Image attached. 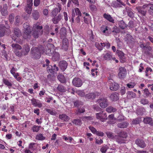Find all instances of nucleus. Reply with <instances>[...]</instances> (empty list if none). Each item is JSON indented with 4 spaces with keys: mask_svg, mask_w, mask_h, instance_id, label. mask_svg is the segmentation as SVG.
<instances>
[{
    "mask_svg": "<svg viewBox=\"0 0 153 153\" xmlns=\"http://www.w3.org/2000/svg\"><path fill=\"white\" fill-rule=\"evenodd\" d=\"M23 26L25 32L23 37L25 39H29L31 36V35H32L34 38H37L39 35L41 34L42 33V31L41 30L42 27V26H39V23H38L34 24L33 26V30L32 33L31 32L28 23H25Z\"/></svg>",
    "mask_w": 153,
    "mask_h": 153,
    "instance_id": "obj_1",
    "label": "nucleus"
},
{
    "mask_svg": "<svg viewBox=\"0 0 153 153\" xmlns=\"http://www.w3.org/2000/svg\"><path fill=\"white\" fill-rule=\"evenodd\" d=\"M44 48L41 46L38 48L36 47H33L31 50V53L32 57L34 59H39L41 56V53L45 54L49 56L51 54V50L49 49H47L46 51H44Z\"/></svg>",
    "mask_w": 153,
    "mask_h": 153,
    "instance_id": "obj_2",
    "label": "nucleus"
},
{
    "mask_svg": "<svg viewBox=\"0 0 153 153\" xmlns=\"http://www.w3.org/2000/svg\"><path fill=\"white\" fill-rule=\"evenodd\" d=\"M11 46L16 56L19 57H21L23 54V51L22 52L19 51L22 49V47L21 46L17 44L13 43L12 44Z\"/></svg>",
    "mask_w": 153,
    "mask_h": 153,
    "instance_id": "obj_3",
    "label": "nucleus"
},
{
    "mask_svg": "<svg viewBox=\"0 0 153 153\" xmlns=\"http://www.w3.org/2000/svg\"><path fill=\"white\" fill-rule=\"evenodd\" d=\"M108 83V85H109L110 89L111 90L116 91L119 88L118 84L114 82L112 79H109Z\"/></svg>",
    "mask_w": 153,
    "mask_h": 153,
    "instance_id": "obj_4",
    "label": "nucleus"
},
{
    "mask_svg": "<svg viewBox=\"0 0 153 153\" xmlns=\"http://www.w3.org/2000/svg\"><path fill=\"white\" fill-rule=\"evenodd\" d=\"M148 4H145L142 7H138L136 9L138 13L140 14L145 16L147 10H148Z\"/></svg>",
    "mask_w": 153,
    "mask_h": 153,
    "instance_id": "obj_5",
    "label": "nucleus"
},
{
    "mask_svg": "<svg viewBox=\"0 0 153 153\" xmlns=\"http://www.w3.org/2000/svg\"><path fill=\"white\" fill-rule=\"evenodd\" d=\"M96 118L102 122L105 121L107 119V115L105 113L103 112L97 113L96 114Z\"/></svg>",
    "mask_w": 153,
    "mask_h": 153,
    "instance_id": "obj_6",
    "label": "nucleus"
},
{
    "mask_svg": "<svg viewBox=\"0 0 153 153\" xmlns=\"http://www.w3.org/2000/svg\"><path fill=\"white\" fill-rule=\"evenodd\" d=\"M97 102L100 106L102 108H106L108 105L107 100L105 98H102L99 99L97 100Z\"/></svg>",
    "mask_w": 153,
    "mask_h": 153,
    "instance_id": "obj_7",
    "label": "nucleus"
},
{
    "mask_svg": "<svg viewBox=\"0 0 153 153\" xmlns=\"http://www.w3.org/2000/svg\"><path fill=\"white\" fill-rule=\"evenodd\" d=\"M47 71L48 73H53L54 72L58 71L59 70V68L55 64L53 66L51 65L48 66L47 68Z\"/></svg>",
    "mask_w": 153,
    "mask_h": 153,
    "instance_id": "obj_8",
    "label": "nucleus"
},
{
    "mask_svg": "<svg viewBox=\"0 0 153 153\" xmlns=\"http://www.w3.org/2000/svg\"><path fill=\"white\" fill-rule=\"evenodd\" d=\"M119 72L118 73V76L120 78H124L126 74V69L123 67H121L119 68Z\"/></svg>",
    "mask_w": 153,
    "mask_h": 153,
    "instance_id": "obj_9",
    "label": "nucleus"
},
{
    "mask_svg": "<svg viewBox=\"0 0 153 153\" xmlns=\"http://www.w3.org/2000/svg\"><path fill=\"white\" fill-rule=\"evenodd\" d=\"M74 85L76 87H80L82 85V82L81 79L78 78H74L72 81Z\"/></svg>",
    "mask_w": 153,
    "mask_h": 153,
    "instance_id": "obj_10",
    "label": "nucleus"
},
{
    "mask_svg": "<svg viewBox=\"0 0 153 153\" xmlns=\"http://www.w3.org/2000/svg\"><path fill=\"white\" fill-rule=\"evenodd\" d=\"M7 5L6 4L3 5V7L2 6H0V12H1L3 16H5L7 14Z\"/></svg>",
    "mask_w": 153,
    "mask_h": 153,
    "instance_id": "obj_11",
    "label": "nucleus"
},
{
    "mask_svg": "<svg viewBox=\"0 0 153 153\" xmlns=\"http://www.w3.org/2000/svg\"><path fill=\"white\" fill-rule=\"evenodd\" d=\"M32 105L35 107L40 108L42 106V104L41 102L38 100L33 98L31 100Z\"/></svg>",
    "mask_w": 153,
    "mask_h": 153,
    "instance_id": "obj_12",
    "label": "nucleus"
},
{
    "mask_svg": "<svg viewBox=\"0 0 153 153\" xmlns=\"http://www.w3.org/2000/svg\"><path fill=\"white\" fill-rule=\"evenodd\" d=\"M59 65L61 70L64 71L67 68L68 64L66 61L63 60L59 62Z\"/></svg>",
    "mask_w": 153,
    "mask_h": 153,
    "instance_id": "obj_13",
    "label": "nucleus"
},
{
    "mask_svg": "<svg viewBox=\"0 0 153 153\" xmlns=\"http://www.w3.org/2000/svg\"><path fill=\"white\" fill-rule=\"evenodd\" d=\"M84 19L85 23L88 24L91 22V17L89 14L86 13H84Z\"/></svg>",
    "mask_w": 153,
    "mask_h": 153,
    "instance_id": "obj_14",
    "label": "nucleus"
},
{
    "mask_svg": "<svg viewBox=\"0 0 153 153\" xmlns=\"http://www.w3.org/2000/svg\"><path fill=\"white\" fill-rule=\"evenodd\" d=\"M120 59V61L123 63L126 61L124 53L121 51L117 50L116 51Z\"/></svg>",
    "mask_w": 153,
    "mask_h": 153,
    "instance_id": "obj_15",
    "label": "nucleus"
},
{
    "mask_svg": "<svg viewBox=\"0 0 153 153\" xmlns=\"http://www.w3.org/2000/svg\"><path fill=\"white\" fill-rule=\"evenodd\" d=\"M143 121L145 124H149L150 125L153 126V120L151 117H147L143 119Z\"/></svg>",
    "mask_w": 153,
    "mask_h": 153,
    "instance_id": "obj_16",
    "label": "nucleus"
},
{
    "mask_svg": "<svg viewBox=\"0 0 153 153\" xmlns=\"http://www.w3.org/2000/svg\"><path fill=\"white\" fill-rule=\"evenodd\" d=\"M108 27L106 26H102L101 27V30L102 32L105 35L108 36L109 34Z\"/></svg>",
    "mask_w": 153,
    "mask_h": 153,
    "instance_id": "obj_17",
    "label": "nucleus"
},
{
    "mask_svg": "<svg viewBox=\"0 0 153 153\" xmlns=\"http://www.w3.org/2000/svg\"><path fill=\"white\" fill-rule=\"evenodd\" d=\"M135 143L141 148H143L146 146L143 140L138 139L135 141Z\"/></svg>",
    "mask_w": 153,
    "mask_h": 153,
    "instance_id": "obj_18",
    "label": "nucleus"
},
{
    "mask_svg": "<svg viewBox=\"0 0 153 153\" xmlns=\"http://www.w3.org/2000/svg\"><path fill=\"white\" fill-rule=\"evenodd\" d=\"M108 119L109 120V123L111 124H114L116 122V119L114 117V114H111L108 116Z\"/></svg>",
    "mask_w": 153,
    "mask_h": 153,
    "instance_id": "obj_19",
    "label": "nucleus"
},
{
    "mask_svg": "<svg viewBox=\"0 0 153 153\" xmlns=\"http://www.w3.org/2000/svg\"><path fill=\"white\" fill-rule=\"evenodd\" d=\"M68 47V41L67 39H65L63 40L62 48L63 49L66 50Z\"/></svg>",
    "mask_w": 153,
    "mask_h": 153,
    "instance_id": "obj_20",
    "label": "nucleus"
},
{
    "mask_svg": "<svg viewBox=\"0 0 153 153\" xmlns=\"http://www.w3.org/2000/svg\"><path fill=\"white\" fill-rule=\"evenodd\" d=\"M112 58L111 52H108L103 54V58L105 60H109Z\"/></svg>",
    "mask_w": 153,
    "mask_h": 153,
    "instance_id": "obj_21",
    "label": "nucleus"
},
{
    "mask_svg": "<svg viewBox=\"0 0 153 153\" xmlns=\"http://www.w3.org/2000/svg\"><path fill=\"white\" fill-rule=\"evenodd\" d=\"M60 55L59 54L56 52L53 53L52 59L54 61H56L59 59Z\"/></svg>",
    "mask_w": 153,
    "mask_h": 153,
    "instance_id": "obj_22",
    "label": "nucleus"
},
{
    "mask_svg": "<svg viewBox=\"0 0 153 153\" xmlns=\"http://www.w3.org/2000/svg\"><path fill=\"white\" fill-rule=\"evenodd\" d=\"M103 16L105 19L110 22L114 23V19L110 15L105 13L103 15Z\"/></svg>",
    "mask_w": 153,
    "mask_h": 153,
    "instance_id": "obj_23",
    "label": "nucleus"
},
{
    "mask_svg": "<svg viewBox=\"0 0 153 153\" xmlns=\"http://www.w3.org/2000/svg\"><path fill=\"white\" fill-rule=\"evenodd\" d=\"M127 97L128 99L133 98L136 97V94L132 91H128L127 93Z\"/></svg>",
    "mask_w": 153,
    "mask_h": 153,
    "instance_id": "obj_24",
    "label": "nucleus"
},
{
    "mask_svg": "<svg viewBox=\"0 0 153 153\" xmlns=\"http://www.w3.org/2000/svg\"><path fill=\"white\" fill-rule=\"evenodd\" d=\"M2 82L5 85L8 87L9 88H11L12 86V84L8 79L3 78L2 79Z\"/></svg>",
    "mask_w": 153,
    "mask_h": 153,
    "instance_id": "obj_25",
    "label": "nucleus"
},
{
    "mask_svg": "<svg viewBox=\"0 0 153 153\" xmlns=\"http://www.w3.org/2000/svg\"><path fill=\"white\" fill-rule=\"evenodd\" d=\"M118 94L117 93H115L112 94L110 96V98L113 101H116L118 100Z\"/></svg>",
    "mask_w": 153,
    "mask_h": 153,
    "instance_id": "obj_26",
    "label": "nucleus"
},
{
    "mask_svg": "<svg viewBox=\"0 0 153 153\" xmlns=\"http://www.w3.org/2000/svg\"><path fill=\"white\" fill-rule=\"evenodd\" d=\"M60 119L64 121H68L70 119V117L65 114H62L59 115Z\"/></svg>",
    "mask_w": 153,
    "mask_h": 153,
    "instance_id": "obj_27",
    "label": "nucleus"
},
{
    "mask_svg": "<svg viewBox=\"0 0 153 153\" xmlns=\"http://www.w3.org/2000/svg\"><path fill=\"white\" fill-rule=\"evenodd\" d=\"M62 18V16L60 15H59L57 17L53 18L52 19V21L54 24H57Z\"/></svg>",
    "mask_w": 153,
    "mask_h": 153,
    "instance_id": "obj_28",
    "label": "nucleus"
},
{
    "mask_svg": "<svg viewBox=\"0 0 153 153\" xmlns=\"http://www.w3.org/2000/svg\"><path fill=\"white\" fill-rule=\"evenodd\" d=\"M5 28L3 25H0V37H2L4 36Z\"/></svg>",
    "mask_w": 153,
    "mask_h": 153,
    "instance_id": "obj_29",
    "label": "nucleus"
},
{
    "mask_svg": "<svg viewBox=\"0 0 153 153\" xmlns=\"http://www.w3.org/2000/svg\"><path fill=\"white\" fill-rule=\"evenodd\" d=\"M58 78L59 80L62 83H64L65 82V79L64 75L59 74L58 76Z\"/></svg>",
    "mask_w": 153,
    "mask_h": 153,
    "instance_id": "obj_30",
    "label": "nucleus"
},
{
    "mask_svg": "<svg viewBox=\"0 0 153 153\" xmlns=\"http://www.w3.org/2000/svg\"><path fill=\"white\" fill-rule=\"evenodd\" d=\"M32 15L33 19L35 20H37L39 17V13L37 10L34 11Z\"/></svg>",
    "mask_w": 153,
    "mask_h": 153,
    "instance_id": "obj_31",
    "label": "nucleus"
},
{
    "mask_svg": "<svg viewBox=\"0 0 153 153\" xmlns=\"http://www.w3.org/2000/svg\"><path fill=\"white\" fill-rule=\"evenodd\" d=\"M128 123L126 122L118 124V127L121 128H126L128 126Z\"/></svg>",
    "mask_w": 153,
    "mask_h": 153,
    "instance_id": "obj_32",
    "label": "nucleus"
},
{
    "mask_svg": "<svg viewBox=\"0 0 153 153\" xmlns=\"http://www.w3.org/2000/svg\"><path fill=\"white\" fill-rule=\"evenodd\" d=\"M24 48V49H23V54L24 55H27L29 51L30 48L28 45H26Z\"/></svg>",
    "mask_w": 153,
    "mask_h": 153,
    "instance_id": "obj_33",
    "label": "nucleus"
},
{
    "mask_svg": "<svg viewBox=\"0 0 153 153\" xmlns=\"http://www.w3.org/2000/svg\"><path fill=\"white\" fill-rule=\"evenodd\" d=\"M126 10L127 11L128 15L131 17H132L134 16V14L132 11V10L128 8H126Z\"/></svg>",
    "mask_w": 153,
    "mask_h": 153,
    "instance_id": "obj_34",
    "label": "nucleus"
},
{
    "mask_svg": "<svg viewBox=\"0 0 153 153\" xmlns=\"http://www.w3.org/2000/svg\"><path fill=\"white\" fill-rule=\"evenodd\" d=\"M136 83L134 82H129L126 84L127 87L129 88H132L136 85Z\"/></svg>",
    "mask_w": 153,
    "mask_h": 153,
    "instance_id": "obj_35",
    "label": "nucleus"
},
{
    "mask_svg": "<svg viewBox=\"0 0 153 153\" xmlns=\"http://www.w3.org/2000/svg\"><path fill=\"white\" fill-rule=\"evenodd\" d=\"M14 31L15 35V36H16L17 37H18L21 35V32L20 31V30L18 29V28H15Z\"/></svg>",
    "mask_w": 153,
    "mask_h": 153,
    "instance_id": "obj_36",
    "label": "nucleus"
},
{
    "mask_svg": "<svg viewBox=\"0 0 153 153\" xmlns=\"http://www.w3.org/2000/svg\"><path fill=\"white\" fill-rule=\"evenodd\" d=\"M116 111V109L114 108L111 106L108 107L106 108V111L109 113L112 112H114Z\"/></svg>",
    "mask_w": 153,
    "mask_h": 153,
    "instance_id": "obj_37",
    "label": "nucleus"
},
{
    "mask_svg": "<svg viewBox=\"0 0 153 153\" xmlns=\"http://www.w3.org/2000/svg\"><path fill=\"white\" fill-rule=\"evenodd\" d=\"M119 26L122 29L125 28L126 27V24L123 21H120L119 22Z\"/></svg>",
    "mask_w": 153,
    "mask_h": 153,
    "instance_id": "obj_38",
    "label": "nucleus"
},
{
    "mask_svg": "<svg viewBox=\"0 0 153 153\" xmlns=\"http://www.w3.org/2000/svg\"><path fill=\"white\" fill-rule=\"evenodd\" d=\"M58 90L61 92H65L66 91V89L61 85H59L57 87Z\"/></svg>",
    "mask_w": 153,
    "mask_h": 153,
    "instance_id": "obj_39",
    "label": "nucleus"
},
{
    "mask_svg": "<svg viewBox=\"0 0 153 153\" xmlns=\"http://www.w3.org/2000/svg\"><path fill=\"white\" fill-rule=\"evenodd\" d=\"M95 95L94 93H90L87 94L85 97L88 99L94 98H95Z\"/></svg>",
    "mask_w": 153,
    "mask_h": 153,
    "instance_id": "obj_40",
    "label": "nucleus"
},
{
    "mask_svg": "<svg viewBox=\"0 0 153 153\" xmlns=\"http://www.w3.org/2000/svg\"><path fill=\"white\" fill-rule=\"evenodd\" d=\"M36 138L39 140H43L45 139V137L42 134H39L36 135Z\"/></svg>",
    "mask_w": 153,
    "mask_h": 153,
    "instance_id": "obj_41",
    "label": "nucleus"
},
{
    "mask_svg": "<svg viewBox=\"0 0 153 153\" xmlns=\"http://www.w3.org/2000/svg\"><path fill=\"white\" fill-rule=\"evenodd\" d=\"M26 12L29 14L31 13L32 10V7L31 6H27L25 9Z\"/></svg>",
    "mask_w": 153,
    "mask_h": 153,
    "instance_id": "obj_42",
    "label": "nucleus"
},
{
    "mask_svg": "<svg viewBox=\"0 0 153 153\" xmlns=\"http://www.w3.org/2000/svg\"><path fill=\"white\" fill-rule=\"evenodd\" d=\"M108 147L106 145H104L102 146L100 149V151L102 153H105L106 152L107 149H108Z\"/></svg>",
    "mask_w": 153,
    "mask_h": 153,
    "instance_id": "obj_43",
    "label": "nucleus"
},
{
    "mask_svg": "<svg viewBox=\"0 0 153 153\" xmlns=\"http://www.w3.org/2000/svg\"><path fill=\"white\" fill-rule=\"evenodd\" d=\"M144 95L146 97H149L151 94L147 89L146 88L144 90Z\"/></svg>",
    "mask_w": 153,
    "mask_h": 153,
    "instance_id": "obj_44",
    "label": "nucleus"
},
{
    "mask_svg": "<svg viewBox=\"0 0 153 153\" xmlns=\"http://www.w3.org/2000/svg\"><path fill=\"white\" fill-rule=\"evenodd\" d=\"M141 121V119L140 118H137L133 120L132 123L134 124H137L139 123Z\"/></svg>",
    "mask_w": 153,
    "mask_h": 153,
    "instance_id": "obj_45",
    "label": "nucleus"
},
{
    "mask_svg": "<svg viewBox=\"0 0 153 153\" xmlns=\"http://www.w3.org/2000/svg\"><path fill=\"white\" fill-rule=\"evenodd\" d=\"M72 122L76 125H80L81 123V121L80 119H75Z\"/></svg>",
    "mask_w": 153,
    "mask_h": 153,
    "instance_id": "obj_46",
    "label": "nucleus"
},
{
    "mask_svg": "<svg viewBox=\"0 0 153 153\" xmlns=\"http://www.w3.org/2000/svg\"><path fill=\"white\" fill-rule=\"evenodd\" d=\"M100 44H101V45L102 47H105V46H106V47L107 48H110V45H111L109 43H108V42H106L105 43H100Z\"/></svg>",
    "mask_w": 153,
    "mask_h": 153,
    "instance_id": "obj_47",
    "label": "nucleus"
},
{
    "mask_svg": "<svg viewBox=\"0 0 153 153\" xmlns=\"http://www.w3.org/2000/svg\"><path fill=\"white\" fill-rule=\"evenodd\" d=\"M40 126H34L32 128V129L33 132H37L39 130Z\"/></svg>",
    "mask_w": 153,
    "mask_h": 153,
    "instance_id": "obj_48",
    "label": "nucleus"
},
{
    "mask_svg": "<svg viewBox=\"0 0 153 153\" xmlns=\"http://www.w3.org/2000/svg\"><path fill=\"white\" fill-rule=\"evenodd\" d=\"M74 10L76 14L79 16H81V13L80 11L78 8H76L74 9Z\"/></svg>",
    "mask_w": 153,
    "mask_h": 153,
    "instance_id": "obj_49",
    "label": "nucleus"
},
{
    "mask_svg": "<svg viewBox=\"0 0 153 153\" xmlns=\"http://www.w3.org/2000/svg\"><path fill=\"white\" fill-rule=\"evenodd\" d=\"M77 94L81 97L85 95V94L83 90H79L76 91Z\"/></svg>",
    "mask_w": 153,
    "mask_h": 153,
    "instance_id": "obj_50",
    "label": "nucleus"
},
{
    "mask_svg": "<svg viewBox=\"0 0 153 153\" xmlns=\"http://www.w3.org/2000/svg\"><path fill=\"white\" fill-rule=\"evenodd\" d=\"M148 10L150 12H153V4H148Z\"/></svg>",
    "mask_w": 153,
    "mask_h": 153,
    "instance_id": "obj_51",
    "label": "nucleus"
},
{
    "mask_svg": "<svg viewBox=\"0 0 153 153\" xmlns=\"http://www.w3.org/2000/svg\"><path fill=\"white\" fill-rule=\"evenodd\" d=\"M120 135V137L123 138H126L127 137V133L124 131H121Z\"/></svg>",
    "mask_w": 153,
    "mask_h": 153,
    "instance_id": "obj_52",
    "label": "nucleus"
},
{
    "mask_svg": "<svg viewBox=\"0 0 153 153\" xmlns=\"http://www.w3.org/2000/svg\"><path fill=\"white\" fill-rule=\"evenodd\" d=\"M8 111L10 113H13L14 111V107L13 106H10L8 110Z\"/></svg>",
    "mask_w": 153,
    "mask_h": 153,
    "instance_id": "obj_53",
    "label": "nucleus"
},
{
    "mask_svg": "<svg viewBox=\"0 0 153 153\" xmlns=\"http://www.w3.org/2000/svg\"><path fill=\"white\" fill-rule=\"evenodd\" d=\"M140 102L143 105H146L149 103V101L147 99H143L141 100Z\"/></svg>",
    "mask_w": 153,
    "mask_h": 153,
    "instance_id": "obj_54",
    "label": "nucleus"
},
{
    "mask_svg": "<svg viewBox=\"0 0 153 153\" xmlns=\"http://www.w3.org/2000/svg\"><path fill=\"white\" fill-rule=\"evenodd\" d=\"M58 12V9L55 8L52 11V15L53 16H56Z\"/></svg>",
    "mask_w": 153,
    "mask_h": 153,
    "instance_id": "obj_55",
    "label": "nucleus"
},
{
    "mask_svg": "<svg viewBox=\"0 0 153 153\" xmlns=\"http://www.w3.org/2000/svg\"><path fill=\"white\" fill-rule=\"evenodd\" d=\"M91 74L93 76H95L97 75V69H92L91 70Z\"/></svg>",
    "mask_w": 153,
    "mask_h": 153,
    "instance_id": "obj_56",
    "label": "nucleus"
},
{
    "mask_svg": "<svg viewBox=\"0 0 153 153\" xmlns=\"http://www.w3.org/2000/svg\"><path fill=\"white\" fill-rule=\"evenodd\" d=\"M14 77L16 78L17 80L19 81L21 79V78L19 76V75L18 73H15L13 75Z\"/></svg>",
    "mask_w": 153,
    "mask_h": 153,
    "instance_id": "obj_57",
    "label": "nucleus"
},
{
    "mask_svg": "<svg viewBox=\"0 0 153 153\" xmlns=\"http://www.w3.org/2000/svg\"><path fill=\"white\" fill-rule=\"evenodd\" d=\"M93 118L91 117H85L83 118L82 120L83 121H87L88 120H92Z\"/></svg>",
    "mask_w": 153,
    "mask_h": 153,
    "instance_id": "obj_58",
    "label": "nucleus"
},
{
    "mask_svg": "<svg viewBox=\"0 0 153 153\" xmlns=\"http://www.w3.org/2000/svg\"><path fill=\"white\" fill-rule=\"evenodd\" d=\"M93 108L97 111H100L101 110V108L97 105H95L93 106Z\"/></svg>",
    "mask_w": 153,
    "mask_h": 153,
    "instance_id": "obj_59",
    "label": "nucleus"
},
{
    "mask_svg": "<svg viewBox=\"0 0 153 153\" xmlns=\"http://www.w3.org/2000/svg\"><path fill=\"white\" fill-rule=\"evenodd\" d=\"M40 3V0H34V6L37 7L39 5Z\"/></svg>",
    "mask_w": 153,
    "mask_h": 153,
    "instance_id": "obj_60",
    "label": "nucleus"
},
{
    "mask_svg": "<svg viewBox=\"0 0 153 153\" xmlns=\"http://www.w3.org/2000/svg\"><path fill=\"white\" fill-rule=\"evenodd\" d=\"M120 92L122 95L125 94L126 93V89L124 87H121V90H120Z\"/></svg>",
    "mask_w": 153,
    "mask_h": 153,
    "instance_id": "obj_61",
    "label": "nucleus"
},
{
    "mask_svg": "<svg viewBox=\"0 0 153 153\" xmlns=\"http://www.w3.org/2000/svg\"><path fill=\"white\" fill-rule=\"evenodd\" d=\"M90 8L92 11H94L97 10L96 6L94 5H91L90 6Z\"/></svg>",
    "mask_w": 153,
    "mask_h": 153,
    "instance_id": "obj_62",
    "label": "nucleus"
},
{
    "mask_svg": "<svg viewBox=\"0 0 153 153\" xmlns=\"http://www.w3.org/2000/svg\"><path fill=\"white\" fill-rule=\"evenodd\" d=\"M89 128L91 131L93 133H96L97 132L96 129L93 127L89 126Z\"/></svg>",
    "mask_w": 153,
    "mask_h": 153,
    "instance_id": "obj_63",
    "label": "nucleus"
},
{
    "mask_svg": "<svg viewBox=\"0 0 153 153\" xmlns=\"http://www.w3.org/2000/svg\"><path fill=\"white\" fill-rule=\"evenodd\" d=\"M14 16L13 15H11L9 16V20L10 23H12L13 21Z\"/></svg>",
    "mask_w": 153,
    "mask_h": 153,
    "instance_id": "obj_64",
    "label": "nucleus"
}]
</instances>
